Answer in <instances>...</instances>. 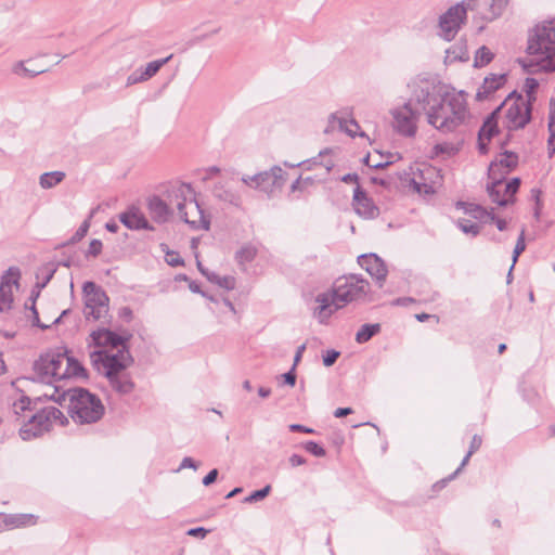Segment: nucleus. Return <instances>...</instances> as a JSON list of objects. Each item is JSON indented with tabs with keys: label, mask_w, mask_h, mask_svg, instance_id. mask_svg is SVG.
<instances>
[{
	"label": "nucleus",
	"mask_w": 555,
	"mask_h": 555,
	"mask_svg": "<svg viewBox=\"0 0 555 555\" xmlns=\"http://www.w3.org/2000/svg\"><path fill=\"white\" fill-rule=\"evenodd\" d=\"M415 87L416 103L422 106L427 122L439 132H455L468 121L469 111L463 93L449 91L428 78H423Z\"/></svg>",
	"instance_id": "obj_1"
},
{
	"label": "nucleus",
	"mask_w": 555,
	"mask_h": 555,
	"mask_svg": "<svg viewBox=\"0 0 555 555\" xmlns=\"http://www.w3.org/2000/svg\"><path fill=\"white\" fill-rule=\"evenodd\" d=\"M37 401L22 396L13 403L14 413L21 416L18 436L24 441L40 438L55 425L64 426L66 416L55 406L47 405L37 409Z\"/></svg>",
	"instance_id": "obj_2"
},
{
	"label": "nucleus",
	"mask_w": 555,
	"mask_h": 555,
	"mask_svg": "<svg viewBox=\"0 0 555 555\" xmlns=\"http://www.w3.org/2000/svg\"><path fill=\"white\" fill-rule=\"evenodd\" d=\"M33 371L35 376L44 383L87 376L82 364L65 347L40 353L34 361Z\"/></svg>",
	"instance_id": "obj_3"
},
{
	"label": "nucleus",
	"mask_w": 555,
	"mask_h": 555,
	"mask_svg": "<svg viewBox=\"0 0 555 555\" xmlns=\"http://www.w3.org/2000/svg\"><path fill=\"white\" fill-rule=\"evenodd\" d=\"M370 291L369 282L362 276L350 274L337 279L333 288L319 294L315 298L318 312H334L345 308L348 304L362 300Z\"/></svg>",
	"instance_id": "obj_4"
},
{
	"label": "nucleus",
	"mask_w": 555,
	"mask_h": 555,
	"mask_svg": "<svg viewBox=\"0 0 555 555\" xmlns=\"http://www.w3.org/2000/svg\"><path fill=\"white\" fill-rule=\"evenodd\" d=\"M171 206L176 207L179 218L193 230H208L210 220L195 199L194 191L188 183L176 182L167 190Z\"/></svg>",
	"instance_id": "obj_5"
},
{
	"label": "nucleus",
	"mask_w": 555,
	"mask_h": 555,
	"mask_svg": "<svg viewBox=\"0 0 555 555\" xmlns=\"http://www.w3.org/2000/svg\"><path fill=\"white\" fill-rule=\"evenodd\" d=\"M528 53L544 72H555V17L538 24L529 34Z\"/></svg>",
	"instance_id": "obj_6"
},
{
	"label": "nucleus",
	"mask_w": 555,
	"mask_h": 555,
	"mask_svg": "<svg viewBox=\"0 0 555 555\" xmlns=\"http://www.w3.org/2000/svg\"><path fill=\"white\" fill-rule=\"evenodd\" d=\"M421 81H423L421 77L413 78L408 83V88L411 90L410 99L390 109L392 128L400 135L412 138L417 132V124L423 109L415 100V85Z\"/></svg>",
	"instance_id": "obj_7"
},
{
	"label": "nucleus",
	"mask_w": 555,
	"mask_h": 555,
	"mask_svg": "<svg viewBox=\"0 0 555 555\" xmlns=\"http://www.w3.org/2000/svg\"><path fill=\"white\" fill-rule=\"evenodd\" d=\"M68 412L78 423H93L100 420L104 412L101 400L82 388L68 391Z\"/></svg>",
	"instance_id": "obj_8"
},
{
	"label": "nucleus",
	"mask_w": 555,
	"mask_h": 555,
	"mask_svg": "<svg viewBox=\"0 0 555 555\" xmlns=\"http://www.w3.org/2000/svg\"><path fill=\"white\" fill-rule=\"evenodd\" d=\"M439 179V170L425 164L410 167L401 177L410 190L421 195L434 194Z\"/></svg>",
	"instance_id": "obj_9"
},
{
	"label": "nucleus",
	"mask_w": 555,
	"mask_h": 555,
	"mask_svg": "<svg viewBox=\"0 0 555 555\" xmlns=\"http://www.w3.org/2000/svg\"><path fill=\"white\" fill-rule=\"evenodd\" d=\"M91 362L107 378H114L124 372L131 363V357L125 348L117 349L116 352L108 350H98L90 354Z\"/></svg>",
	"instance_id": "obj_10"
},
{
	"label": "nucleus",
	"mask_w": 555,
	"mask_h": 555,
	"mask_svg": "<svg viewBox=\"0 0 555 555\" xmlns=\"http://www.w3.org/2000/svg\"><path fill=\"white\" fill-rule=\"evenodd\" d=\"M500 107L504 109L503 124L508 130L521 129L530 121L531 105L521 94L511 93Z\"/></svg>",
	"instance_id": "obj_11"
},
{
	"label": "nucleus",
	"mask_w": 555,
	"mask_h": 555,
	"mask_svg": "<svg viewBox=\"0 0 555 555\" xmlns=\"http://www.w3.org/2000/svg\"><path fill=\"white\" fill-rule=\"evenodd\" d=\"M244 185L266 193L269 197L282 190L286 182V172L280 166H273L269 170L241 178Z\"/></svg>",
	"instance_id": "obj_12"
},
{
	"label": "nucleus",
	"mask_w": 555,
	"mask_h": 555,
	"mask_svg": "<svg viewBox=\"0 0 555 555\" xmlns=\"http://www.w3.org/2000/svg\"><path fill=\"white\" fill-rule=\"evenodd\" d=\"M467 11L474 12L473 20L483 30L488 23L499 18L509 0H463Z\"/></svg>",
	"instance_id": "obj_13"
},
{
	"label": "nucleus",
	"mask_w": 555,
	"mask_h": 555,
	"mask_svg": "<svg viewBox=\"0 0 555 555\" xmlns=\"http://www.w3.org/2000/svg\"><path fill=\"white\" fill-rule=\"evenodd\" d=\"M466 13L467 9L464 1L449 8L448 11L439 17V36L447 41L454 39L466 20Z\"/></svg>",
	"instance_id": "obj_14"
},
{
	"label": "nucleus",
	"mask_w": 555,
	"mask_h": 555,
	"mask_svg": "<svg viewBox=\"0 0 555 555\" xmlns=\"http://www.w3.org/2000/svg\"><path fill=\"white\" fill-rule=\"evenodd\" d=\"M21 271L9 268L0 280V312L15 309V294L20 288Z\"/></svg>",
	"instance_id": "obj_15"
},
{
	"label": "nucleus",
	"mask_w": 555,
	"mask_h": 555,
	"mask_svg": "<svg viewBox=\"0 0 555 555\" xmlns=\"http://www.w3.org/2000/svg\"><path fill=\"white\" fill-rule=\"evenodd\" d=\"M92 343L99 350L114 351L125 348L131 335L129 333L117 334L106 328L93 331L90 335Z\"/></svg>",
	"instance_id": "obj_16"
},
{
	"label": "nucleus",
	"mask_w": 555,
	"mask_h": 555,
	"mask_svg": "<svg viewBox=\"0 0 555 555\" xmlns=\"http://www.w3.org/2000/svg\"><path fill=\"white\" fill-rule=\"evenodd\" d=\"M358 263L377 282L378 286H383L388 270L382 258L376 254H364L358 257Z\"/></svg>",
	"instance_id": "obj_17"
},
{
	"label": "nucleus",
	"mask_w": 555,
	"mask_h": 555,
	"mask_svg": "<svg viewBox=\"0 0 555 555\" xmlns=\"http://www.w3.org/2000/svg\"><path fill=\"white\" fill-rule=\"evenodd\" d=\"M348 116L349 114L347 112H336L331 114L328 117L327 127L325 128V132L330 133L335 130H339L341 132L347 133L350 137H356L358 134L360 126L354 119H349ZM363 134V132L359 133V135Z\"/></svg>",
	"instance_id": "obj_18"
},
{
	"label": "nucleus",
	"mask_w": 555,
	"mask_h": 555,
	"mask_svg": "<svg viewBox=\"0 0 555 555\" xmlns=\"http://www.w3.org/2000/svg\"><path fill=\"white\" fill-rule=\"evenodd\" d=\"M85 304L91 312L95 310H100L102 308H107L108 306V296L106 293L98 286L93 282H86L82 287Z\"/></svg>",
	"instance_id": "obj_19"
},
{
	"label": "nucleus",
	"mask_w": 555,
	"mask_h": 555,
	"mask_svg": "<svg viewBox=\"0 0 555 555\" xmlns=\"http://www.w3.org/2000/svg\"><path fill=\"white\" fill-rule=\"evenodd\" d=\"M518 164V156L513 152L505 151L498 159L492 162L489 166V179H496V177L505 178Z\"/></svg>",
	"instance_id": "obj_20"
},
{
	"label": "nucleus",
	"mask_w": 555,
	"mask_h": 555,
	"mask_svg": "<svg viewBox=\"0 0 555 555\" xmlns=\"http://www.w3.org/2000/svg\"><path fill=\"white\" fill-rule=\"evenodd\" d=\"M352 205L354 211L364 219H374L379 215L378 207L359 185L354 189Z\"/></svg>",
	"instance_id": "obj_21"
},
{
	"label": "nucleus",
	"mask_w": 555,
	"mask_h": 555,
	"mask_svg": "<svg viewBox=\"0 0 555 555\" xmlns=\"http://www.w3.org/2000/svg\"><path fill=\"white\" fill-rule=\"evenodd\" d=\"M167 201L169 199L167 198ZM147 208L153 220L158 223L166 222L176 209L175 206H171L170 202H166L158 196H153L149 199Z\"/></svg>",
	"instance_id": "obj_22"
},
{
	"label": "nucleus",
	"mask_w": 555,
	"mask_h": 555,
	"mask_svg": "<svg viewBox=\"0 0 555 555\" xmlns=\"http://www.w3.org/2000/svg\"><path fill=\"white\" fill-rule=\"evenodd\" d=\"M120 222L130 230H152L145 216L140 211L139 208L131 207L127 211L120 214Z\"/></svg>",
	"instance_id": "obj_23"
},
{
	"label": "nucleus",
	"mask_w": 555,
	"mask_h": 555,
	"mask_svg": "<svg viewBox=\"0 0 555 555\" xmlns=\"http://www.w3.org/2000/svg\"><path fill=\"white\" fill-rule=\"evenodd\" d=\"M505 82L506 76L504 74H491L483 79L482 85L478 88L476 99L479 101L489 99L490 95L503 87Z\"/></svg>",
	"instance_id": "obj_24"
},
{
	"label": "nucleus",
	"mask_w": 555,
	"mask_h": 555,
	"mask_svg": "<svg viewBox=\"0 0 555 555\" xmlns=\"http://www.w3.org/2000/svg\"><path fill=\"white\" fill-rule=\"evenodd\" d=\"M501 114V107H498L492 114L486 119L481 129L479 130V149L486 151V141L498 132V116Z\"/></svg>",
	"instance_id": "obj_25"
},
{
	"label": "nucleus",
	"mask_w": 555,
	"mask_h": 555,
	"mask_svg": "<svg viewBox=\"0 0 555 555\" xmlns=\"http://www.w3.org/2000/svg\"><path fill=\"white\" fill-rule=\"evenodd\" d=\"M502 177H496V179H490L491 183L488 184L487 191L489 194V197L493 203H496L499 206H507L508 204L513 203V197H509V195H506L504 193V182Z\"/></svg>",
	"instance_id": "obj_26"
},
{
	"label": "nucleus",
	"mask_w": 555,
	"mask_h": 555,
	"mask_svg": "<svg viewBox=\"0 0 555 555\" xmlns=\"http://www.w3.org/2000/svg\"><path fill=\"white\" fill-rule=\"evenodd\" d=\"M217 198L222 202L229 203L235 207H241L243 204L242 195L238 190L232 186L217 188L215 191Z\"/></svg>",
	"instance_id": "obj_27"
},
{
	"label": "nucleus",
	"mask_w": 555,
	"mask_h": 555,
	"mask_svg": "<svg viewBox=\"0 0 555 555\" xmlns=\"http://www.w3.org/2000/svg\"><path fill=\"white\" fill-rule=\"evenodd\" d=\"M460 151V143H455L453 141H444L441 143H437L433 146L430 156L431 157H441V158H450L457 154Z\"/></svg>",
	"instance_id": "obj_28"
},
{
	"label": "nucleus",
	"mask_w": 555,
	"mask_h": 555,
	"mask_svg": "<svg viewBox=\"0 0 555 555\" xmlns=\"http://www.w3.org/2000/svg\"><path fill=\"white\" fill-rule=\"evenodd\" d=\"M54 270H50L46 273V276L42 282H37L27 300L24 302V308L29 312H37L36 310V300L40 295L41 289L47 285L50 279L53 276Z\"/></svg>",
	"instance_id": "obj_29"
},
{
	"label": "nucleus",
	"mask_w": 555,
	"mask_h": 555,
	"mask_svg": "<svg viewBox=\"0 0 555 555\" xmlns=\"http://www.w3.org/2000/svg\"><path fill=\"white\" fill-rule=\"evenodd\" d=\"M469 214H473V216L475 218H487L488 220L492 221L495 223L496 228L499 231H504L506 230V221L503 220V219H500L498 218L493 210L491 211H487L485 210L482 207L478 206V205H472L470 206V209L467 210Z\"/></svg>",
	"instance_id": "obj_30"
},
{
	"label": "nucleus",
	"mask_w": 555,
	"mask_h": 555,
	"mask_svg": "<svg viewBox=\"0 0 555 555\" xmlns=\"http://www.w3.org/2000/svg\"><path fill=\"white\" fill-rule=\"evenodd\" d=\"M548 132L550 137L547 140V153L548 157L552 158L555 154V99L550 102V114H548Z\"/></svg>",
	"instance_id": "obj_31"
},
{
	"label": "nucleus",
	"mask_w": 555,
	"mask_h": 555,
	"mask_svg": "<svg viewBox=\"0 0 555 555\" xmlns=\"http://www.w3.org/2000/svg\"><path fill=\"white\" fill-rule=\"evenodd\" d=\"M65 178L63 171L44 172L39 178V184L42 189L49 190L61 183Z\"/></svg>",
	"instance_id": "obj_32"
},
{
	"label": "nucleus",
	"mask_w": 555,
	"mask_h": 555,
	"mask_svg": "<svg viewBox=\"0 0 555 555\" xmlns=\"http://www.w3.org/2000/svg\"><path fill=\"white\" fill-rule=\"evenodd\" d=\"M114 389L121 393H128L133 389V383L130 377L124 372L119 373L114 378H108Z\"/></svg>",
	"instance_id": "obj_33"
},
{
	"label": "nucleus",
	"mask_w": 555,
	"mask_h": 555,
	"mask_svg": "<svg viewBox=\"0 0 555 555\" xmlns=\"http://www.w3.org/2000/svg\"><path fill=\"white\" fill-rule=\"evenodd\" d=\"M171 57L172 54L165 59L152 61L147 63L145 66L139 67L143 76L145 77L146 81L154 77L158 73V70L171 60Z\"/></svg>",
	"instance_id": "obj_34"
},
{
	"label": "nucleus",
	"mask_w": 555,
	"mask_h": 555,
	"mask_svg": "<svg viewBox=\"0 0 555 555\" xmlns=\"http://www.w3.org/2000/svg\"><path fill=\"white\" fill-rule=\"evenodd\" d=\"M468 60V52L463 44H454L446 51V62L454 63L456 61Z\"/></svg>",
	"instance_id": "obj_35"
},
{
	"label": "nucleus",
	"mask_w": 555,
	"mask_h": 555,
	"mask_svg": "<svg viewBox=\"0 0 555 555\" xmlns=\"http://www.w3.org/2000/svg\"><path fill=\"white\" fill-rule=\"evenodd\" d=\"M380 331V325L378 323L375 324H364L357 333L356 340L359 344L366 343L371 339L372 336L377 334Z\"/></svg>",
	"instance_id": "obj_36"
},
{
	"label": "nucleus",
	"mask_w": 555,
	"mask_h": 555,
	"mask_svg": "<svg viewBox=\"0 0 555 555\" xmlns=\"http://www.w3.org/2000/svg\"><path fill=\"white\" fill-rule=\"evenodd\" d=\"M494 57V54L490 51L486 46L480 47L476 53L474 59L475 67H483L488 65Z\"/></svg>",
	"instance_id": "obj_37"
},
{
	"label": "nucleus",
	"mask_w": 555,
	"mask_h": 555,
	"mask_svg": "<svg viewBox=\"0 0 555 555\" xmlns=\"http://www.w3.org/2000/svg\"><path fill=\"white\" fill-rule=\"evenodd\" d=\"M256 255L257 248L251 244H247L236 251V260L240 264H245L253 261Z\"/></svg>",
	"instance_id": "obj_38"
},
{
	"label": "nucleus",
	"mask_w": 555,
	"mask_h": 555,
	"mask_svg": "<svg viewBox=\"0 0 555 555\" xmlns=\"http://www.w3.org/2000/svg\"><path fill=\"white\" fill-rule=\"evenodd\" d=\"M207 279L212 282V283H216L218 284L219 286L225 288V289H233L235 287V284H236V281L234 279V276L232 275H219L215 272H211V274H207Z\"/></svg>",
	"instance_id": "obj_39"
},
{
	"label": "nucleus",
	"mask_w": 555,
	"mask_h": 555,
	"mask_svg": "<svg viewBox=\"0 0 555 555\" xmlns=\"http://www.w3.org/2000/svg\"><path fill=\"white\" fill-rule=\"evenodd\" d=\"M539 87V82L534 78H526L524 83V91L526 92V96H524L525 101H528V103L531 105L532 102L535 100V91Z\"/></svg>",
	"instance_id": "obj_40"
},
{
	"label": "nucleus",
	"mask_w": 555,
	"mask_h": 555,
	"mask_svg": "<svg viewBox=\"0 0 555 555\" xmlns=\"http://www.w3.org/2000/svg\"><path fill=\"white\" fill-rule=\"evenodd\" d=\"M526 249V242H525V229H522L520 231V234L517 238V242H516V245H515V248H514V251H513V263L511 266V269H509V272H508V276H511L512 274V270L515 266V263L517 262L518 260V257L520 256V254Z\"/></svg>",
	"instance_id": "obj_41"
},
{
	"label": "nucleus",
	"mask_w": 555,
	"mask_h": 555,
	"mask_svg": "<svg viewBox=\"0 0 555 555\" xmlns=\"http://www.w3.org/2000/svg\"><path fill=\"white\" fill-rule=\"evenodd\" d=\"M457 227L466 234H472L476 236L480 232V227L468 219H459Z\"/></svg>",
	"instance_id": "obj_42"
},
{
	"label": "nucleus",
	"mask_w": 555,
	"mask_h": 555,
	"mask_svg": "<svg viewBox=\"0 0 555 555\" xmlns=\"http://www.w3.org/2000/svg\"><path fill=\"white\" fill-rule=\"evenodd\" d=\"M12 72L15 75L22 76V77H35V76L39 75L40 73H42V70L29 69L28 67H26L24 62L15 63L12 67Z\"/></svg>",
	"instance_id": "obj_43"
},
{
	"label": "nucleus",
	"mask_w": 555,
	"mask_h": 555,
	"mask_svg": "<svg viewBox=\"0 0 555 555\" xmlns=\"http://www.w3.org/2000/svg\"><path fill=\"white\" fill-rule=\"evenodd\" d=\"M160 248L163 251H166V262L171 267H178L183 264V260L180 255L176 251H167V245L162 244Z\"/></svg>",
	"instance_id": "obj_44"
},
{
	"label": "nucleus",
	"mask_w": 555,
	"mask_h": 555,
	"mask_svg": "<svg viewBox=\"0 0 555 555\" xmlns=\"http://www.w3.org/2000/svg\"><path fill=\"white\" fill-rule=\"evenodd\" d=\"M61 320V317L53 319L50 323H41L39 314H30L29 323L33 326H37L41 330L49 328L52 324L59 323Z\"/></svg>",
	"instance_id": "obj_45"
},
{
	"label": "nucleus",
	"mask_w": 555,
	"mask_h": 555,
	"mask_svg": "<svg viewBox=\"0 0 555 555\" xmlns=\"http://www.w3.org/2000/svg\"><path fill=\"white\" fill-rule=\"evenodd\" d=\"M146 81L145 77L143 76L140 68H137L134 72H132L126 80V86L130 87L132 85L141 83Z\"/></svg>",
	"instance_id": "obj_46"
},
{
	"label": "nucleus",
	"mask_w": 555,
	"mask_h": 555,
	"mask_svg": "<svg viewBox=\"0 0 555 555\" xmlns=\"http://www.w3.org/2000/svg\"><path fill=\"white\" fill-rule=\"evenodd\" d=\"M504 193L506 195H509V197L514 198V195L517 193L519 185H520V179L519 178H513L507 183H504Z\"/></svg>",
	"instance_id": "obj_47"
},
{
	"label": "nucleus",
	"mask_w": 555,
	"mask_h": 555,
	"mask_svg": "<svg viewBox=\"0 0 555 555\" xmlns=\"http://www.w3.org/2000/svg\"><path fill=\"white\" fill-rule=\"evenodd\" d=\"M532 197L534 198L535 206L533 216L537 220L540 219L541 210H542V201H541V191L540 190H532Z\"/></svg>",
	"instance_id": "obj_48"
},
{
	"label": "nucleus",
	"mask_w": 555,
	"mask_h": 555,
	"mask_svg": "<svg viewBox=\"0 0 555 555\" xmlns=\"http://www.w3.org/2000/svg\"><path fill=\"white\" fill-rule=\"evenodd\" d=\"M305 449L315 456H324L325 455V450L321 446H319L317 442H313V441H308L305 444Z\"/></svg>",
	"instance_id": "obj_49"
},
{
	"label": "nucleus",
	"mask_w": 555,
	"mask_h": 555,
	"mask_svg": "<svg viewBox=\"0 0 555 555\" xmlns=\"http://www.w3.org/2000/svg\"><path fill=\"white\" fill-rule=\"evenodd\" d=\"M338 357H339V352H337L335 350L327 351L326 354L323 357L324 365L325 366L333 365Z\"/></svg>",
	"instance_id": "obj_50"
},
{
	"label": "nucleus",
	"mask_w": 555,
	"mask_h": 555,
	"mask_svg": "<svg viewBox=\"0 0 555 555\" xmlns=\"http://www.w3.org/2000/svg\"><path fill=\"white\" fill-rule=\"evenodd\" d=\"M102 250V243L99 240H92L89 245L88 254L98 256Z\"/></svg>",
	"instance_id": "obj_51"
},
{
	"label": "nucleus",
	"mask_w": 555,
	"mask_h": 555,
	"mask_svg": "<svg viewBox=\"0 0 555 555\" xmlns=\"http://www.w3.org/2000/svg\"><path fill=\"white\" fill-rule=\"evenodd\" d=\"M209 531L205 528H192L188 531V535H191V537H198L201 539H204L206 537V534L208 533Z\"/></svg>",
	"instance_id": "obj_52"
},
{
	"label": "nucleus",
	"mask_w": 555,
	"mask_h": 555,
	"mask_svg": "<svg viewBox=\"0 0 555 555\" xmlns=\"http://www.w3.org/2000/svg\"><path fill=\"white\" fill-rule=\"evenodd\" d=\"M269 491H270V486H267L263 489L254 492L250 495L249 500H254V501L261 500L268 495Z\"/></svg>",
	"instance_id": "obj_53"
},
{
	"label": "nucleus",
	"mask_w": 555,
	"mask_h": 555,
	"mask_svg": "<svg viewBox=\"0 0 555 555\" xmlns=\"http://www.w3.org/2000/svg\"><path fill=\"white\" fill-rule=\"evenodd\" d=\"M414 300L411 298V297H403V298H398L397 300L392 301L391 302V306H400V307H404V308H408L410 304H413Z\"/></svg>",
	"instance_id": "obj_54"
},
{
	"label": "nucleus",
	"mask_w": 555,
	"mask_h": 555,
	"mask_svg": "<svg viewBox=\"0 0 555 555\" xmlns=\"http://www.w3.org/2000/svg\"><path fill=\"white\" fill-rule=\"evenodd\" d=\"M217 476H218V470L217 469H212L210 470L203 479V483L205 486H209L211 485L216 479H217Z\"/></svg>",
	"instance_id": "obj_55"
},
{
	"label": "nucleus",
	"mask_w": 555,
	"mask_h": 555,
	"mask_svg": "<svg viewBox=\"0 0 555 555\" xmlns=\"http://www.w3.org/2000/svg\"><path fill=\"white\" fill-rule=\"evenodd\" d=\"M365 164L372 168H384L386 166H388L390 164V162H386V163H380V162H377V160H372L371 159V156H367L365 158Z\"/></svg>",
	"instance_id": "obj_56"
},
{
	"label": "nucleus",
	"mask_w": 555,
	"mask_h": 555,
	"mask_svg": "<svg viewBox=\"0 0 555 555\" xmlns=\"http://www.w3.org/2000/svg\"><path fill=\"white\" fill-rule=\"evenodd\" d=\"M289 463L292 464V466H299V465L305 464V460L302 456H300L298 454H293L289 457Z\"/></svg>",
	"instance_id": "obj_57"
},
{
	"label": "nucleus",
	"mask_w": 555,
	"mask_h": 555,
	"mask_svg": "<svg viewBox=\"0 0 555 555\" xmlns=\"http://www.w3.org/2000/svg\"><path fill=\"white\" fill-rule=\"evenodd\" d=\"M350 413H352V410L350 408H338L335 411L334 415L336 417H343V416H346V415H348Z\"/></svg>",
	"instance_id": "obj_58"
},
{
	"label": "nucleus",
	"mask_w": 555,
	"mask_h": 555,
	"mask_svg": "<svg viewBox=\"0 0 555 555\" xmlns=\"http://www.w3.org/2000/svg\"><path fill=\"white\" fill-rule=\"evenodd\" d=\"M283 378H284L285 383H287L288 385H291V386L295 385L296 376L293 372H288V373L284 374Z\"/></svg>",
	"instance_id": "obj_59"
},
{
	"label": "nucleus",
	"mask_w": 555,
	"mask_h": 555,
	"mask_svg": "<svg viewBox=\"0 0 555 555\" xmlns=\"http://www.w3.org/2000/svg\"><path fill=\"white\" fill-rule=\"evenodd\" d=\"M305 349H306L305 344L298 347L297 352L295 354V359H294V365H296L300 361Z\"/></svg>",
	"instance_id": "obj_60"
},
{
	"label": "nucleus",
	"mask_w": 555,
	"mask_h": 555,
	"mask_svg": "<svg viewBox=\"0 0 555 555\" xmlns=\"http://www.w3.org/2000/svg\"><path fill=\"white\" fill-rule=\"evenodd\" d=\"M182 468H196L194 461L191 457H185L181 463Z\"/></svg>",
	"instance_id": "obj_61"
},
{
	"label": "nucleus",
	"mask_w": 555,
	"mask_h": 555,
	"mask_svg": "<svg viewBox=\"0 0 555 555\" xmlns=\"http://www.w3.org/2000/svg\"><path fill=\"white\" fill-rule=\"evenodd\" d=\"M341 181L347 183L358 182V176L356 173H347L341 178Z\"/></svg>",
	"instance_id": "obj_62"
},
{
	"label": "nucleus",
	"mask_w": 555,
	"mask_h": 555,
	"mask_svg": "<svg viewBox=\"0 0 555 555\" xmlns=\"http://www.w3.org/2000/svg\"><path fill=\"white\" fill-rule=\"evenodd\" d=\"M105 228L107 231L115 233L118 231L119 225L116 221H109L105 224Z\"/></svg>",
	"instance_id": "obj_63"
},
{
	"label": "nucleus",
	"mask_w": 555,
	"mask_h": 555,
	"mask_svg": "<svg viewBox=\"0 0 555 555\" xmlns=\"http://www.w3.org/2000/svg\"><path fill=\"white\" fill-rule=\"evenodd\" d=\"M89 229V223L88 222H85L79 229L78 231L76 232V236L78 237H82L85 236V234L87 233Z\"/></svg>",
	"instance_id": "obj_64"
}]
</instances>
